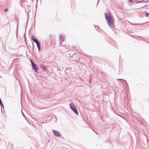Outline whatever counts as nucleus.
Returning a JSON list of instances; mask_svg holds the SVG:
<instances>
[{"mask_svg": "<svg viewBox=\"0 0 149 149\" xmlns=\"http://www.w3.org/2000/svg\"><path fill=\"white\" fill-rule=\"evenodd\" d=\"M59 38H63V36L62 35H59Z\"/></svg>", "mask_w": 149, "mask_h": 149, "instance_id": "nucleus-11", "label": "nucleus"}, {"mask_svg": "<svg viewBox=\"0 0 149 149\" xmlns=\"http://www.w3.org/2000/svg\"><path fill=\"white\" fill-rule=\"evenodd\" d=\"M17 28H18V27L17 26V32L16 33V37H17V35H18V30H17Z\"/></svg>", "mask_w": 149, "mask_h": 149, "instance_id": "nucleus-10", "label": "nucleus"}, {"mask_svg": "<svg viewBox=\"0 0 149 149\" xmlns=\"http://www.w3.org/2000/svg\"><path fill=\"white\" fill-rule=\"evenodd\" d=\"M8 8H6L5 10H4V11L5 12H6L7 10H8Z\"/></svg>", "mask_w": 149, "mask_h": 149, "instance_id": "nucleus-14", "label": "nucleus"}, {"mask_svg": "<svg viewBox=\"0 0 149 149\" xmlns=\"http://www.w3.org/2000/svg\"><path fill=\"white\" fill-rule=\"evenodd\" d=\"M144 14L146 17H149V13H147L145 11Z\"/></svg>", "mask_w": 149, "mask_h": 149, "instance_id": "nucleus-9", "label": "nucleus"}, {"mask_svg": "<svg viewBox=\"0 0 149 149\" xmlns=\"http://www.w3.org/2000/svg\"><path fill=\"white\" fill-rule=\"evenodd\" d=\"M0 105L1 106V107H3V103H2V104H0Z\"/></svg>", "mask_w": 149, "mask_h": 149, "instance_id": "nucleus-12", "label": "nucleus"}, {"mask_svg": "<svg viewBox=\"0 0 149 149\" xmlns=\"http://www.w3.org/2000/svg\"><path fill=\"white\" fill-rule=\"evenodd\" d=\"M31 63L32 67L33 68L35 72H36L38 70V68L37 65L33 62L32 60H31Z\"/></svg>", "mask_w": 149, "mask_h": 149, "instance_id": "nucleus-3", "label": "nucleus"}, {"mask_svg": "<svg viewBox=\"0 0 149 149\" xmlns=\"http://www.w3.org/2000/svg\"><path fill=\"white\" fill-rule=\"evenodd\" d=\"M123 80H124V81H125V80H124V79H123Z\"/></svg>", "mask_w": 149, "mask_h": 149, "instance_id": "nucleus-20", "label": "nucleus"}, {"mask_svg": "<svg viewBox=\"0 0 149 149\" xmlns=\"http://www.w3.org/2000/svg\"><path fill=\"white\" fill-rule=\"evenodd\" d=\"M129 2L130 3H132V0H129Z\"/></svg>", "mask_w": 149, "mask_h": 149, "instance_id": "nucleus-13", "label": "nucleus"}, {"mask_svg": "<svg viewBox=\"0 0 149 149\" xmlns=\"http://www.w3.org/2000/svg\"><path fill=\"white\" fill-rule=\"evenodd\" d=\"M64 40V39H63L61 40V41H60V42H61V43L63 42V41Z\"/></svg>", "mask_w": 149, "mask_h": 149, "instance_id": "nucleus-15", "label": "nucleus"}, {"mask_svg": "<svg viewBox=\"0 0 149 149\" xmlns=\"http://www.w3.org/2000/svg\"><path fill=\"white\" fill-rule=\"evenodd\" d=\"M56 119V121L57 120V119Z\"/></svg>", "mask_w": 149, "mask_h": 149, "instance_id": "nucleus-22", "label": "nucleus"}, {"mask_svg": "<svg viewBox=\"0 0 149 149\" xmlns=\"http://www.w3.org/2000/svg\"><path fill=\"white\" fill-rule=\"evenodd\" d=\"M26 10L27 13H29L30 10V7L29 6H27V8L26 9H25Z\"/></svg>", "mask_w": 149, "mask_h": 149, "instance_id": "nucleus-6", "label": "nucleus"}, {"mask_svg": "<svg viewBox=\"0 0 149 149\" xmlns=\"http://www.w3.org/2000/svg\"><path fill=\"white\" fill-rule=\"evenodd\" d=\"M37 45V47L39 51H40V46L39 42L36 43Z\"/></svg>", "mask_w": 149, "mask_h": 149, "instance_id": "nucleus-7", "label": "nucleus"}, {"mask_svg": "<svg viewBox=\"0 0 149 149\" xmlns=\"http://www.w3.org/2000/svg\"><path fill=\"white\" fill-rule=\"evenodd\" d=\"M107 13L109 15V16L106 13H105V19L107 21L108 26L110 27H113L114 26V21L113 19V17L111 15L109 12Z\"/></svg>", "mask_w": 149, "mask_h": 149, "instance_id": "nucleus-1", "label": "nucleus"}, {"mask_svg": "<svg viewBox=\"0 0 149 149\" xmlns=\"http://www.w3.org/2000/svg\"><path fill=\"white\" fill-rule=\"evenodd\" d=\"M70 108L77 115H78V113L76 108V107L73 103H71L70 104Z\"/></svg>", "mask_w": 149, "mask_h": 149, "instance_id": "nucleus-2", "label": "nucleus"}, {"mask_svg": "<svg viewBox=\"0 0 149 149\" xmlns=\"http://www.w3.org/2000/svg\"><path fill=\"white\" fill-rule=\"evenodd\" d=\"M52 130L53 131V130H54L52 129Z\"/></svg>", "mask_w": 149, "mask_h": 149, "instance_id": "nucleus-21", "label": "nucleus"}, {"mask_svg": "<svg viewBox=\"0 0 149 149\" xmlns=\"http://www.w3.org/2000/svg\"><path fill=\"white\" fill-rule=\"evenodd\" d=\"M53 132L56 136H61L60 134L58 131H53Z\"/></svg>", "mask_w": 149, "mask_h": 149, "instance_id": "nucleus-5", "label": "nucleus"}, {"mask_svg": "<svg viewBox=\"0 0 149 149\" xmlns=\"http://www.w3.org/2000/svg\"><path fill=\"white\" fill-rule=\"evenodd\" d=\"M22 115H23V116H24V117H25V116L24 115V114L22 112Z\"/></svg>", "mask_w": 149, "mask_h": 149, "instance_id": "nucleus-16", "label": "nucleus"}, {"mask_svg": "<svg viewBox=\"0 0 149 149\" xmlns=\"http://www.w3.org/2000/svg\"><path fill=\"white\" fill-rule=\"evenodd\" d=\"M40 66L41 68L43 70H46V67L45 65H43L42 64H40Z\"/></svg>", "mask_w": 149, "mask_h": 149, "instance_id": "nucleus-8", "label": "nucleus"}, {"mask_svg": "<svg viewBox=\"0 0 149 149\" xmlns=\"http://www.w3.org/2000/svg\"><path fill=\"white\" fill-rule=\"evenodd\" d=\"M31 39L33 41L36 43L39 42L37 39L33 36H32Z\"/></svg>", "mask_w": 149, "mask_h": 149, "instance_id": "nucleus-4", "label": "nucleus"}, {"mask_svg": "<svg viewBox=\"0 0 149 149\" xmlns=\"http://www.w3.org/2000/svg\"><path fill=\"white\" fill-rule=\"evenodd\" d=\"M139 3H141V1H139Z\"/></svg>", "mask_w": 149, "mask_h": 149, "instance_id": "nucleus-19", "label": "nucleus"}, {"mask_svg": "<svg viewBox=\"0 0 149 149\" xmlns=\"http://www.w3.org/2000/svg\"><path fill=\"white\" fill-rule=\"evenodd\" d=\"M67 74L66 73V72H65V74H64V75H67Z\"/></svg>", "mask_w": 149, "mask_h": 149, "instance_id": "nucleus-17", "label": "nucleus"}, {"mask_svg": "<svg viewBox=\"0 0 149 149\" xmlns=\"http://www.w3.org/2000/svg\"><path fill=\"white\" fill-rule=\"evenodd\" d=\"M117 80H120L122 79H117Z\"/></svg>", "mask_w": 149, "mask_h": 149, "instance_id": "nucleus-18", "label": "nucleus"}]
</instances>
